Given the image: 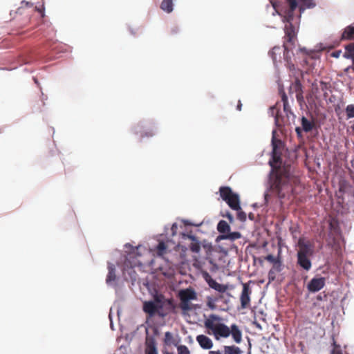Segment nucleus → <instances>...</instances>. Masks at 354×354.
<instances>
[{"label":"nucleus","mask_w":354,"mask_h":354,"mask_svg":"<svg viewBox=\"0 0 354 354\" xmlns=\"http://www.w3.org/2000/svg\"><path fill=\"white\" fill-rule=\"evenodd\" d=\"M272 145V159L269 161L272 171L270 176L271 189L281 198L297 194V187L300 183L299 178L292 174L290 165L281 166L282 163L281 152L279 147L281 141L276 140L273 137Z\"/></svg>","instance_id":"nucleus-1"},{"label":"nucleus","mask_w":354,"mask_h":354,"mask_svg":"<svg viewBox=\"0 0 354 354\" xmlns=\"http://www.w3.org/2000/svg\"><path fill=\"white\" fill-rule=\"evenodd\" d=\"M220 319L218 316L214 314L210 315L205 319L204 325L208 334L214 335L217 340L221 337L227 338L231 335L233 340L236 344H240L242 341V332L239 327L235 324L228 327L227 325L221 323Z\"/></svg>","instance_id":"nucleus-2"},{"label":"nucleus","mask_w":354,"mask_h":354,"mask_svg":"<svg viewBox=\"0 0 354 354\" xmlns=\"http://www.w3.org/2000/svg\"><path fill=\"white\" fill-rule=\"evenodd\" d=\"M286 1L288 3V8L284 10L283 15H279L282 16L283 21L286 23L284 27L285 36L283 41L284 57L288 62H289V50L295 45V41L297 40V28L293 26L292 22L294 19V12L298 7V3L295 0H286Z\"/></svg>","instance_id":"nucleus-3"},{"label":"nucleus","mask_w":354,"mask_h":354,"mask_svg":"<svg viewBox=\"0 0 354 354\" xmlns=\"http://www.w3.org/2000/svg\"><path fill=\"white\" fill-rule=\"evenodd\" d=\"M217 230L221 234L216 239V241L217 243H219L222 240H227L230 241L226 248L221 247V250L222 252H223L225 254H227L230 250L236 249V247L234 245V241L241 237V234L240 232H231L230 225L225 221L223 220H221L218 222L217 225Z\"/></svg>","instance_id":"nucleus-4"},{"label":"nucleus","mask_w":354,"mask_h":354,"mask_svg":"<svg viewBox=\"0 0 354 354\" xmlns=\"http://www.w3.org/2000/svg\"><path fill=\"white\" fill-rule=\"evenodd\" d=\"M219 193L221 198L226 202L228 206L233 210L237 211V218L244 222L246 221V213L244 212L240 205V198L239 194L232 192V189L227 186L221 187Z\"/></svg>","instance_id":"nucleus-5"},{"label":"nucleus","mask_w":354,"mask_h":354,"mask_svg":"<svg viewBox=\"0 0 354 354\" xmlns=\"http://www.w3.org/2000/svg\"><path fill=\"white\" fill-rule=\"evenodd\" d=\"M281 95V100L283 104V111L286 115V119L281 117L279 114V111L276 110V115L274 116V120L277 126L281 127L283 125H288L290 124V120L294 122L295 115L291 110L290 106L288 103V97L283 89L280 91Z\"/></svg>","instance_id":"nucleus-6"},{"label":"nucleus","mask_w":354,"mask_h":354,"mask_svg":"<svg viewBox=\"0 0 354 354\" xmlns=\"http://www.w3.org/2000/svg\"><path fill=\"white\" fill-rule=\"evenodd\" d=\"M178 297L180 299V308L184 311V313L190 316L191 314L194 313L193 305L190 303V301L196 298L195 292L188 288L182 290L179 292Z\"/></svg>","instance_id":"nucleus-7"},{"label":"nucleus","mask_w":354,"mask_h":354,"mask_svg":"<svg viewBox=\"0 0 354 354\" xmlns=\"http://www.w3.org/2000/svg\"><path fill=\"white\" fill-rule=\"evenodd\" d=\"M295 46V45L292 47V48H290L289 50V52H288V62L285 57H283V59L287 63V66L288 68H289L290 71H297V73H300L299 70L296 68L295 64H293L292 62H291V55L290 54V52L292 51V48ZM283 47L284 48V46H283ZM284 53V49L282 50L280 46H274V48H272V49L269 52V55L271 57V58L273 60V62L274 64L277 63V62L279 60V61H281V53Z\"/></svg>","instance_id":"nucleus-8"},{"label":"nucleus","mask_w":354,"mask_h":354,"mask_svg":"<svg viewBox=\"0 0 354 354\" xmlns=\"http://www.w3.org/2000/svg\"><path fill=\"white\" fill-rule=\"evenodd\" d=\"M160 298L156 297L155 301H146L143 305V310L149 314L150 317H153L155 315H158L160 317H165L167 315V312L162 310V306L159 305Z\"/></svg>","instance_id":"nucleus-9"},{"label":"nucleus","mask_w":354,"mask_h":354,"mask_svg":"<svg viewBox=\"0 0 354 354\" xmlns=\"http://www.w3.org/2000/svg\"><path fill=\"white\" fill-rule=\"evenodd\" d=\"M297 245L299 250L297 254L313 256L315 252V243L305 237H300Z\"/></svg>","instance_id":"nucleus-10"},{"label":"nucleus","mask_w":354,"mask_h":354,"mask_svg":"<svg viewBox=\"0 0 354 354\" xmlns=\"http://www.w3.org/2000/svg\"><path fill=\"white\" fill-rule=\"evenodd\" d=\"M201 273L202 274L203 278L207 282L209 288L215 290L216 291L220 293H223L227 290V288L226 286L216 282V280L212 279V277L207 272L201 270Z\"/></svg>","instance_id":"nucleus-11"},{"label":"nucleus","mask_w":354,"mask_h":354,"mask_svg":"<svg viewBox=\"0 0 354 354\" xmlns=\"http://www.w3.org/2000/svg\"><path fill=\"white\" fill-rule=\"evenodd\" d=\"M201 245L205 252L206 259L209 260L210 263H213L216 260V256L218 252L217 250L206 240H203Z\"/></svg>","instance_id":"nucleus-12"},{"label":"nucleus","mask_w":354,"mask_h":354,"mask_svg":"<svg viewBox=\"0 0 354 354\" xmlns=\"http://www.w3.org/2000/svg\"><path fill=\"white\" fill-rule=\"evenodd\" d=\"M251 289L248 283H243V290L240 297L241 306L242 309L247 308L250 303Z\"/></svg>","instance_id":"nucleus-13"},{"label":"nucleus","mask_w":354,"mask_h":354,"mask_svg":"<svg viewBox=\"0 0 354 354\" xmlns=\"http://www.w3.org/2000/svg\"><path fill=\"white\" fill-rule=\"evenodd\" d=\"M326 283L324 277H314L307 285V288L309 292H316L322 290Z\"/></svg>","instance_id":"nucleus-14"},{"label":"nucleus","mask_w":354,"mask_h":354,"mask_svg":"<svg viewBox=\"0 0 354 354\" xmlns=\"http://www.w3.org/2000/svg\"><path fill=\"white\" fill-rule=\"evenodd\" d=\"M180 236L182 239H189L192 241V243L189 245L190 249L193 252H198L199 251V241L197 240V238L192 234V232L187 230L186 232H180Z\"/></svg>","instance_id":"nucleus-15"},{"label":"nucleus","mask_w":354,"mask_h":354,"mask_svg":"<svg viewBox=\"0 0 354 354\" xmlns=\"http://www.w3.org/2000/svg\"><path fill=\"white\" fill-rule=\"evenodd\" d=\"M292 71L293 72V74L295 76V81L291 83V84L289 87V89H288V92L290 95L295 93H296L299 91H301V89H302V85H301L300 80L298 77V75H301V71L300 70H299L300 73H297L295 71Z\"/></svg>","instance_id":"nucleus-16"},{"label":"nucleus","mask_w":354,"mask_h":354,"mask_svg":"<svg viewBox=\"0 0 354 354\" xmlns=\"http://www.w3.org/2000/svg\"><path fill=\"white\" fill-rule=\"evenodd\" d=\"M344 57L346 59H351L352 65L348 66L345 69V72H348L350 70L354 71V43H351L346 46Z\"/></svg>","instance_id":"nucleus-17"},{"label":"nucleus","mask_w":354,"mask_h":354,"mask_svg":"<svg viewBox=\"0 0 354 354\" xmlns=\"http://www.w3.org/2000/svg\"><path fill=\"white\" fill-rule=\"evenodd\" d=\"M223 352L220 351H210L208 354H241V348L235 345L224 346Z\"/></svg>","instance_id":"nucleus-18"},{"label":"nucleus","mask_w":354,"mask_h":354,"mask_svg":"<svg viewBox=\"0 0 354 354\" xmlns=\"http://www.w3.org/2000/svg\"><path fill=\"white\" fill-rule=\"evenodd\" d=\"M297 264L304 270L308 271L311 269L312 263L310 259L311 256L297 254Z\"/></svg>","instance_id":"nucleus-19"},{"label":"nucleus","mask_w":354,"mask_h":354,"mask_svg":"<svg viewBox=\"0 0 354 354\" xmlns=\"http://www.w3.org/2000/svg\"><path fill=\"white\" fill-rule=\"evenodd\" d=\"M145 354H158L155 339L147 336L145 342Z\"/></svg>","instance_id":"nucleus-20"},{"label":"nucleus","mask_w":354,"mask_h":354,"mask_svg":"<svg viewBox=\"0 0 354 354\" xmlns=\"http://www.w3.org/2000/svg\"><path fill=\"white\" fill-rule=\"evenodd\" d=\"M159 305L162 306V310L163 312H167V315L173 310H174L176 306L173 299H160Z\"/></svg>","instance_id":"nucleus-21"},{"label":"nucleus","mask_w":354,"mask_h":354,"mask_svg":"<svg viewBox=\"0 0 354 354\" xmlns=\"http://www.w3.org/2000/svg\"><path fill=\"white\" fill-rule=\"evenodd\" d=\"M341 39L342 40L354 39V26H348L346 27L342 34Z\"/></svg>","instance_id":"nucleus-22"},{"label":"nucleus","mask_w":354,"mask_h":354,"mask_svg":"<svg viewBox=\"0 0 354 354\" xmlns=\"http://www.w3.org/2000/svg\"><path fill=\"white\" fill-rule=\"evenodd\" d=\"M108 270H109V272H108L106 281L107 283H110L112 281H114L116 279L115 265L113 263H108Z\"/></svg>","instance_id":"nucleus-23"},{"label":"nucleus","mask_w":354,"mask_h":354,"mask_svg":"<svg viewBox=\"0 0 354 354\" xmlns=\"http://www.w3.org/2000/svg\"><path fill=\"white\" fill-rule=\"evenodd\" d=\"M178 342L170 332L165 333L164 342L167 346H177Z\"/></svg>","instance_id":"nucleus-24"},{"label":"nucleus","mask_w":354,"mask_h":354,"mask_svg":"<svg viewBox=\"0 0 354 354\" xmlns=\"http://www.w3.org/2000/svg\"><path fill=\"white\" fill-rule=\"evenodd\" d=\"M301 122L302 129L306 132H309V131H312V129L315 127L314 122L308 120L304 116H303L301 118Z\"/></svg>","instance_id":"nucleus-25"},{"label":"nucleus","mask_w":354,"mask_h":354,"mask_svg":"<svg viewBox=\"0 0 354 354\" xmlns=\"http://www.w3.org/2000/svg\"><path fill=\"white\" fill-rule=\"evenodd\" d=\"M212 346V341L208 337L201 335V347L205 349H210Z\"/></svg>","instance_id":"nucleus-26"},{"label":"nucleus","mask_w":354,"mask_h":354,"mask_svg":"<svg viewBox=\"0 0 354 354\" xmlns=\"http://www.w3.org/2000/svg\"><path fill=\"white\" fill-rule=\"evenodd\" d=\"M173 0H163L160 5V8L167 13L173 10Z\"/></svg>","instance_id":"nucleus-27"},{"label":"nucleus","mask_w":354,"mask_h":354,"mask_svg":"<svg viewBox=\"0 0 354 354\" xmlns=\"http://www.w3.org/2000/svg\"><path fill=\"white\" fill-rule=\"evenodd\" d=\"M156 252L159 257H163L167 253V245L163 241L159 242L156 246Z\"/></svg>","instance_id":"nucleus-28"},{"label":"nucleus","mask_w":354,"mask_h":354,"mask_svg":"<svg viewBox=\"0 0 354 354\" xmlns=\"http://www.w3.org/2000/svg\"><path fill=\"white\" fill-rule=\"evenodd\" d=\"M216 301H217V298L212 297V296H208L207 297V302H206V305H207V308L210 310H214L216 307V304H215Z\"/></svg>","instance_id":"nucleus-29"},{"label":"nucleus","mask_w":354,"mask_h":354,"mask_svg":"<svg viewBox=\"0 0 354 354\" xmlns=\"http://www.w3.org/2000/svg\"><path fill=\"white\" fill-rule=\"evenodd\" d=\"M347 119L354 118V104H348L345 109Z\"/></svg>","instance_id":"nucleus-30"},{"label":"nucleus","mask_w":354,"mask_h":354,"mask_svg":"<svg viewBox=\"0 0 354 354\" xmlns=\"http://www.w3.org/2000/svg\"><path fill=\"white\" fill-rule=\"evenodd\" d=\"M177 350L178 354H189V351L186 346H178Z\"/></svg>","instance_id":"nucleus-31"},{"label":"nucleus","mask_w":354,"mask_h":354,"mask_svg":"<svg viewBox=\"0 0 354 354\" xmlns=\"http://www.w3.org/2000/svg\"><path fill=\"white\" fill-rule=\"evenodd\" d=\"M272 269L274 270L275 272H281L282 270L281 261L279 260L277 263H274Z\"/></svg>","instance_id":"nucleus-32"},{"label":"nucleus","mask_w":354,"mask_h":354,"mask_svg":"<svg viewBox=\"0 0 354 354\" xmlns=\"http://www.w3.org/2000/svg\"><path fill=\"white\" fill-rule=\"evenodd\" d=\"M265 259L272 263H277L278 261H279V259H277L276 257H274L272 254H268L267 255L266 257H265Z\"/></svg>","instance_id":"nucleus-33"},{"label":"nucleus","mask_w":354,"mask_h":354,"mask_svg":"<svg viewBox=\"0 0 354 354\" xmlns=\"http://www.w3.org/2000/svg\"><path fill=\"white\" fill-rule=\"evenodd\" d=\"M296 98H297V102L300 104H301L304 102V100L302 89H301V91H299V92L296 93Z\"/></svg>","instance_id":"nucleus-34"},{"label":"nucleus","mask_w":354,"mask_h":354,"mask_svg":"<svg viewBox=\"0 0 354 354\" xmlns=\"http://www.w3.org/2000/svg\"><path fill=\"white\" fill-rule=\"evenodd\" d=\"M177 230H178V225L175 223L172 225L171 231V235L173 236H176L177 234Z\"/></svg>","instance_id":"nucleus-35"},{"label":"nucleus","mask_w":354,"mask_h":354,"mask_svg":"<svg viewBox=\"0 0 354 354\" xmlns=\"http://www.w3.org/2000/svg\"><path fill=\"white\" fill-rule=\"evenodd\" d=\"M276 273L274 270L270 269L268 272V277L270 280H274L275 279Z\"/></svg>","instance_id":"nucleus-36"},{"label":"nucleus","mask_w":354,"mask_h":354,"mask_svg":"<svg viewBox=\"0 0 354 354\" xmlns=\"http://www.w3.org/2000/svg\"><path fill=\"white\" fill-rule=\"evenodd\" d=\"M342 53L341 50H335L330 53V56L335 58H339Z\"/></svg>","instance_id":"nucleus-37"},{"label":"nucleus","mask_w":354,"mask_h":354,"mask_svg":"<svg viewBox=\"0 0 354 354\" xmlns=\"http://www.w3.org/2000/svg\"><path fill=\"white\" fill-rule=\"evenodd\" d=\"M332 341H333V342H332V345H333V349L340 350V349H339V345H338V344H337L336 340H335V337H332Z\"/></svg>","instance_id":"nucleus-38"},{"label":"nucleus","mask_w":354,"mask_h":354,"mask_svg":"<svg viewBox=\"0 0 354 354\" xmlns=\"http://www.w3.org/2000/svg\"><path fill=\"white\" fill-rule=\"evenodd\" d=\"M155 135V131L153 130H150L148 132H146L145 134H142V137H151Z\"/></svg>","instance_id":"nucleus-39"},{"label":"nucleus","mask_w":354,"mask_h":354,"mask_svg":"<svg viewBox=\"0 0 354 354\" xmlns=\"http://www.w3.org/2000/svg\"><path fill=\"white\" fill-rule=\"evenodd\" d=\"M224 216L227 217L230 223L234 221L233 216L230 212H227Z\"/></svg>","instance_id":"nucleus-40"},{"label":"nucleus","mask_w":354,"mask_h":354,"mask_svg":"<svg viewBox=\"0 0 354 354\" xmlns=\"http://www.w3.org/2000/svg\"><path fill=\"white\" fill-rule=\"evenodd\" d=\"M44 102H38L37 106L35 105L34 106V109H35V111H39L40 110V107L41 106H44Z\"/></svg>","instance_id":"nucleus-41"},{"label":"nucleus","mask_w":354,"mask_h":354,"mask_svg":"<svg viewBox=\"0 0 354 354\" xmlns=\"http://www.w3.org/2000/svg\"><path fill=\"white\" fill-rule=\"evenodd\" d=\"M330 354H342V352L341 350L333 349Z\"/></svg>","instance_id":"nucleus-42"},{"label":"nucleus","mask_w":354,"mask_h":354,"mask_svg":"<svg viewBox=\"0 0 354 354\" xmlns=\"http://www.w3.org/2000/svg\"><path fill=\"white\" fill-rule=\"evenodd\" d=\"M322 89H326L328 88V84L324 82H321Z\"/></svg>","instance_id":"nucleus-43"},{"label":"nucleus","mask_w":354,"mask_h":354,"mask_svg":"<svg viewBox=\"0 0 354 354\" xmlns=\"http://www.w3.org/2000/svg\"><path fill=\"white\" fill-rule=\"evenodd\" d=\"M248 218L249 219H250L251 221H254L255 219V216H254V214L253 213H250L248 214Z\"/></svg>","instance_id":"nucleus-44"},{"label":"nucleus","mask_w":354,"mask_h":354,"mask_svg":"<svg viewBox=\"0 0 354 354\" xmlns=\"http://www.w3.org/2000/svg\"><path fill=\"white\" fill-rule=\"evenodd\" d=\"M35 9L40 13H41V17H44V9L42 8H37V7H35Z\"/></svg>","instance_id":"nucleus-45"},{"label":"nucleus","mask_w":354,"mask_h":354,"mask_svg":"<svg viewBox=\"0 0 354 354\" xmlns=\"http://www.w3.org/2000/svg\"><path fill=\"white\" fill-rule=\"evenodd\" d=\"M241 106H242V104H241V101L239 100L237 107H236L237 110L241 111Z\"/></svg>","instance_id":"nucleus-46"},{"label":"nucleus","mask_w":354,"mask_h":354,"mask_svg":"<svg viewBox=\"0 0 354 354\" xmlns=\"http://www.w3.org/2000/svg\"><path fill=\"white\" fill-rule=\"evenodd\" d=\"M295 131H296V132H297V135H298V136H300V135H301V128H300V127H297V128L295 129Z\"/></svg>","instance_id":"nucleus-47"},{"label":"nucleus","mask_w":354,"mask_h":354,"mask_svg":"<svg viewBox=\"0 0 354 354\" xmlns=\"http://www.w3.org/2000/svg\"><path fill=\"white\" fill-rule=\"evenodd\" d=\"M21 4H25L26 6H32V4H30L29 2H27V1H21Z\"/></svg>","instance_id":"nucleus-48"},{"label":"nucleus","mask_w":354,"mask_h":354,"mask_svg":"<svg viewBox=\"0 0 354 354\" xmlns=\"http://www.w3.org/2000/svg\"><path fill=\"white\" fill-rule=\"evenodd\" d=\"M343 190L344 192H346V187L344 185H341L340 191Z\"/></svg>","instance_id":"nucleus-49"},{"label":"nucleus","mask_w":354,"mask_h":354,"mask_svg":"<svg viewBox=\"0 0 354 354\" xmlns=\"http://www.w3.org/2000/svg\"><path fill=\"white\" fill-rule=\"evenodd\" d=\"M274 110H276L275 106H273V107H272V108H271V111H272V114H274Z\"/></svg>","instance_id":"nucleus-50"},{"label":"nucleus","mask_w":354,"mask_h":354,"mask_svg":"<svg viewBox=\"0 0 354 354\" xmlns=\"http://www.w3.org/2000/svg\"><path fill=\"white\" fill-rule=\"evenodd\" d=\"M196 339L198 342H199V335L196 336Z\"/></svg>","instance_id":"nucleus-51"},{"label":"nucleus","mask_w":354,"mask_h":354,"mask_svg":"<svg viewBox=\"0 0 354 354\" xmlns=\"http://www.w3.org/2000/svg\"><path fill=\"white\" fill-rule=\"evenodd\" d=\"M194 265V266H195V267H198V263H197V261H196V262H195Z\"/></svg>","instance_id":"nucleus-52"},{"label":"nucleus","mask_w":354,"mask_h":354,"mask_svg":"<svg viewBox=\"0 0 354 354\" xmlns=\"http://www.w3.org/2000/svg\"><path fill=\"white\" fill-rule=\"evenodd\" d=\"M351 129H352L353 131L354 132V124L351 126Z\"/></svg>","instance_id":"nucleus-53"},{"label":"nucleus","mask_w":354,"mask_h":354,"mask_svg":"<svg viewBox=\"0 0 354 354\" xmlns=\"http://www.w3.org/2000/svg\"><path fill=\"white\" fill-rule=\"evenodd\" d=\"M164 354H173V353H170L166 351L164 353Z\"/></svg>","instance_id":"nucleus-54"},{"label":"nucleus","mask_w":354,"mask_h":354,"mask_svg":"<svg viewBox=\"0 0 354 354\" xmlns=\"http://www.w3.org/2000/svg\"><path fill=\"white\" fill-rule=\"evenodd\" d=\"M352 192H353V196H354V189Z\"/></svg>","instance_id":"nucleus-55"}]
</instances>
